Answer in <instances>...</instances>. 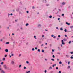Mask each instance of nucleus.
<instances>
[{
  "instance_id": "obj_42",
  "label": "nucleus",
  "mask_w": 73,
  "mask_h": 73,
  "mask_svg": "<svg viewBox=\"0 0 73 73\" xmlns=\"http://www.w3.org/2000/svg\"><path fill=\"white\" fill-rule=\"evenodd\" d=\"M57 54H60V52H58Z\"/></svg>"
},
{
  "instance_id": "obj_36",
  "label": "nucleus",
  "mask_w": 73,
  "mask_h": 73,
  "mask_svg": "<svg viewBox=\"0 0 73 73\" xmlns=\"http://www.w3.org/2000/svg\"><path fill=\"white\" fill-rule=\"evenodd\" d=\"M54 38H56V36H54L53 37Z\"/></svg>"
},
{
  "instance_id": "obj_38",
  "label": "nucleus",
  "mask_w": 73,
  "mask_h": 73,
  "mask_svg": "<svg viewBox=\"0 0 73 73\" xmlns=\"http://www.w3.org/2000/svg\"><path fill=\"white\" fill-rule=\"evenodd\" d=\"M71 43V41H70L69 42V44H70Z\"/></svg>"
},
{
  "instance_id": "obj_34",
  "label": "nucleus",
  "mask_w": 73,
  "mask_h": 73,
  "mask_svg": "<svg viewBox=\"0 0 73 73\" xmlns=\"http://www.w3.org/2000/svg\"><path fill=\"white\" fill-rule=\"evenodd\" d=\"M62 16H64V14H62Z\"/></svg>"
},
{
  "instance_id": "obj_44",
  "label": "nucleus",
  "mask_w": 73,
  "mask_h": 73,
  "mask_svg": "<svg viewBox=\"0 0 73 73\" xmlns=\"http://www.w3.org/2000/svg\"><path fill=\"white\" fill-rule=\"evenodd\" d=\"M0 41H3V39H1Z\"/></svg>"
},
{
  "instance_id": "obj_23",
  "label": "nucleus",
  "mask_w": 73,
  "mask_h": 73,
  "mask_svg": "<svg viewBox=\"0 0 73 73\" xmlns=\"http://www.w3.org/2000/svg\"><path fill=\"white\" fill-rule=\"evenodd\" d=\"M26 63H27V64H28L29 63V62H28V61H27Z\"/></svg>"
},
{
  "instance_id": "obj_5",
  "label": "nucleus",
  "mask_w": 73,
  "mask_h": 73,
  "mask_svg": "<svg viewBox=\"0 0 73 73\" xmlns=\"http://www.w3.org/2000/svg\"><path fill=\"white\" fill-rule=\"evenodd\" d=\"M5 51L6 52H8V49H6Z\"/></svg>"
},
{
  "instance_id": "obj_30",
  "label": "nucleus",
  "mask_w": 73,
  "mask_h": 73,
  "mask_svg": "<svg viewBox=\"0 0 73 73\" xmlns=\"http://www.w3.org/2000/svg\"><path fill=\"white\" fill-rule=\"evenodd\" d=\"M34 38H35V39H37V38L36 37V36H34Z\"/></svg>"
},
{
  "instance_id": "obj_50",
  "label": "nucleus",
  "mask_w": 73,
  "mask_h": 73,
  "mask_svg": "<svg viewBox=\"0 0 73 73\" xmlns=\"http://www.w3.org/2000/svg\"><path fill=\"white\" fill-rule=\"evenodd\" d=\"M45 73H46V70H45L44 71Z\"/></svg>"
},
{
  "instance_id": "obj_26",
  "label": "nucleus",
  "mask_w": 73,
  "mask_h": 73,
  "mask_svg": "<svg viewBox=\"0 0 73 73\" xmlns=\"http://www.w3.org/2000/svg\"><path fill=\"white\" fill-rule=\"evenodd\" d=\"M35 49H36V50H37V47H35Z\"/></svg>"
},
{
  "instance_id": "obj_31",
  "label": "nucleus",
  "mask_w": 73,
  "mask_h": 73,
  "mask_svg": "<svg viewBox=\"0 0 73 73\" xmlns=\"http://www.w3.org/2000/svg\"><path fill=\"white\" fill-rule=\"evenodd\" d=\"M41 25H38V27H41Z\"/></svg>"
},
{
  "instance_id": "obj_35",
  "label": "nucleus",
  "mask_w": 73,
  "mask_h": 73,
  "mask_svg": "<svg viewBox=\"0 0 73 73\" xmlns=\"http://www.w3.org/2000/svg\"><path fill=\"white\" fill-rule=\"evenodd\" d=\"M52 57H53V58H54V57H55L54 55H53L52 56Z\"/></svg>"
},
{
  "instance_id": "obj_16",
  "label": "nucleus",
  "mask_w": 73,
  "mask_h": 73,
  "mask_svg": "<svg viewBox=\"0 0 73 73\" xmlns=\"http://www.w3.org/2000/svg\"><path fill=\"white\" fill-rule=\"evenodd\" d=\"M5 60V58H3V61Z\"/></svg>"
},
{
  "instance_id": "obj_21",
  "label": "nucleus",
  "mask_w": 73,
  "mask_h": 73,
  "mask_svg": "<svg viewBox=\"0 0 73 73\" xmlns=\"http://www.w3.org/2000/svg\"><path fill=\"white\" fill-rule=\"evenodd\" d=\"M51 60H52V61H54V59H51Z\"/></svg>"
},
{
  "instance_id": "obj_25",
  "label": "nucleus",
  "mask_w": 73,
  "mask_h": 73,
  "mask_svg": "<svg viewBox=\"0 0 73 73\" xmlns=\"http://www.w3.org/2000/svg\"><path fill=\"white\" fill-rule=\"evenodd\" d=\"M7 55H5V57H7Z\"/></svg>"
},
{
  "instance_id": "obj_32",
  "label": "nucleus",
  "mask_w": 73,
  "mask_h": 73,
  "mask_svg": "<svg viewBox=\"0 0 73 73\" xmlns=\"http://www.w3.org/2000/svg\"><path fill=\"white\" fill-rule=\"evenodd\" d=\"M70 58H71V59H72V58H73V57H72V56H71Z\"/></svg>"
},
{
  "instance_id": "obj_29",
  "label": "nucleus",
  "mask_w": 73,
  "mask_h": 73,
  "mask_svg": "<svg viewBox=\"0 0 73 73\" xmlns=\"http://www.w3.org/2000/svg\"><path fill=\"white\" fill-rule=\"evenodd\" d=\"M21 65H20L19 66V68H21Z\"/></svg>"
},
{
  "instance_id": "obj_46",
  "label": "nucleus",
  "mask_w": 73,
  "mask_h": 73,
  "mask_svg": "<svg viewBox=\"0 0 73 73\" xmlns=\"http://www.w3.org/2000/svg\"><path fill=\"white\" fill-rule=\"evenodd\" d=\"M44 46V44H42L41 45V46Z\"/></svg>"
},
{
  "instance_id": "obj_7",
  "label": "nucleus",
  "mask_w": 73,
  "mask_h": 73,
  "mask_svg": "<svg viewBox=\"0 0 73 73\" xmlns=\"http://www.w3.org/2000/svg\"><path fill=\"white\" fill-rule=\"evenodd\" d=\"M65 3L64 2H63L62 3V5H65Z\"/></svg>"
},
{
  "instance_id": "obj_20",
  "label": "nucleus",
  "mask_w": 73,
  "mask_h": 73,
  "mask_svg": "<svg viewBox=\"0 0 73 73\" xmlns=\"http://www.w3.org/2000/svg\"><path fill=\"white\" fill-rule=\"evenodd\" d=\"M32 50H33V51L35 50V48H33L32 49Z\"/></svg>"
},
{
  "instance_id": "obj_12",
  "label": "nucleus",
  "mask_w": 73,
  "mask_h": 73,
  "mask_svg": "<svg viewBox=\"0 0 73 73\" xmlns=\"http://www.w3.org/2000/svg\"><path fill=\"white\" fill-rule=\"evenodd\" d=\"M29 24L28 23H27L26 24V26H28V25H29Z\"/></svg>"
},
{
  "instance_id": "obj_55",
  "label": "nucleus",
  "mask_w": 73,
  "mask_h": 73,
  "mask_svg": "<svg viewBox=\"0 0 73 73\" xmlns=\"http://www.w3.org/2000/svg\"><path fill=\"white\" fill-rule=\"evenodd\" d=\"M45 61H47V59H45Z\"/></svg>"
},
{
  "instance_id": "obj_3",
  "label": "nucleus",
  "mask_w": 73,
  "mask_h": 73,
  "mask_svg": "<svg viewBox=\"0 0 73 73\" xmlns=\"http://www.w3.org/2000/svg\"><path fill=\"white\" fill-rule=\"evenodd\" d=\"M11 64H15V62H14V61H12L11 62Z\"/></svg>"
},
{
  "instance_id": "obj_52",
  "label": "nucleus",
  "mask_w": 73,
  "mask_h": 73,
  "mask_svg": "<svg viewBox=\"0 0 73 73\" xmlns=\"http://www.w3.org/2000/svg\"><path fill=\"white\" fill-rule=\"evenodd\" d=\"M54 36V35H51V36H52V37H53Z\"/></svg>"
},
{
  "instance_id": "obj_43",
  "label": "nucleus",
  "mask_w": 73,
  "mask_h": 73,
  "mask_svg": "<svg viewBox=\"0 0 73 73\" xmlns=\"http://www.w3.org/2000/svg\"><path fill=\"white\" fill-rule=\"evenodd\" d=\"M58 37L60 38V37H61V36H60V35H59L58 36Z\"/></svg>"
},
{
  "instance_id": "obj_22",
  "label": "nucleus",
  "mask_w": 73,
  "mask_h": 73,
  "mask_svg": "<svg viewBox=\"0 0 73 73\" xmlns=\"http://www.w3.org/2000/svg\"><path fill=\"white\" fill-rule=\"evenodd\" d=\"M70 53H71V54H73V52H70Z\"/></svg>"
},
{
  "instance_id": "obj_6",
  "label": "nucleus",
  "mask_w": 73,
  "mask_h": 73,
  "mask_svg": "<svg viewBox=\"0 0 73 73\" xmlns=\"http://www.w3.org/2000/svg\"><path fill=\"white\" fill-rule=\"evenodd\" d=\"M66 24L67 25H70V23H68V22H66Z\"/></svg>"
},
{
  "instance_id": "obj_61",
  "label": "nucleus",
  "mask_w": 73,
  "mask_h": 73,
  "mask_svg": "<svg viewBox=\"0 0 73 73\" xmlns=\"http://www.w3.org/2000/svg\"><path fill=\"white\" fill-rule=\"evenodd\" d=\"M13 12H15V10H13Z\"/></svg>"
},
{
  "instance_id": "obj_53",
  "label": "nucleus",
  "mask_w": 73,
  "mask_h": 73,
  "mask_svg": "<svg viewBox=\"0 0 73 73\" xmlns=\"http://www.w3.org/2000/svg\"><path fill=\"white\" fill-rule=\"evenodd\" d=\"M12 35H13H13H15V34L13 33V34H12Z\"/></svg>"
},
{
  "instance_id": "obj_4",
  "label": "nucleus",
  "mask_w": 73,
  "mask_h": 73,
  "mask_svg": "<svg viewBox=\"0 0 73 73\" xmlns=\"http://www.w3.org/2000/svg\"><path fill=\"white\" fill-rule=\"evenodd\" d=\"M1 72L2 73H5V72H4V70H1Z\"/></svg>"
},
{
  "instance_id": "obj_57",
  "label": "nucleus",
  "mask_w": 73,
  "mask_h": 73,
  "mask_svg": "<svg viewBox=\"0 0 73 73\" xmlns=\"http://www.w3.org/2000/svg\"><path fill=\"white\" fill-rule=\"evenodd\" d=\"M57 40H59V38H57Z\"/></svg>"
},
{
  "instance_id": "obj_9",
  "label": "nucleus",
  "mask_w": 73,
  "mask_h": 73,
  "mask_svg": "<svg viewBox=\"0 0 73 73\" xmlns=\"http://www.w3.org/2000/svg\"><path fill=\"white\" fill-rule=\"evenodd\" d=\"M42 52L43 53H44V50H42Z\"/></svg>"
},
{
  "instance_id": "obj_40",
  "label": "nucleus",
  "mask_w": 73,
  "mask_h": 73,
  "mask_svg": "<svg viewBox=\"0 0 73 73\" xmlns=\"http://www.w3.org/2000/svg\"><path fill=\"white\" fill-rule=\"evenodd\" d=\"M68 68H70V66H68Z\"/></svg>"
},
{
  "instance_id": "obj_11",
  "label": "nucleus",
  "mask_w": 73,
  "mask_h": 73,
  "mask_svg": "<svg viewBox=\"0 0 73 73\" xmlns=\"http://www.w3.org/2000/svg\"><path fill=\"white\" fill-rule=\"evenodd\" d=\"M52 16L51 15H50L49 17L50 19H51L52 18Z\"/></svg>"
},
{
  "instance_id": "obj_41",
  "label": "nucleus",
  "mask_w": 73,
  "mask_h": 73,
  "mask_svg": "<svg viewBox=\"0 0 73 73\" xmlns=\"http://www.w3.org/2000/svg\"><path fill=\"white\" fill-rule=\"evenodd\" d=\"M56 69H57V70L58 69V67H56Z\"/></svg>"
},
{
  "instance_id": "obj_15",
  "label": "nucleus",
  "mask_w": 73,
  "mask_h": 73,
  "mask_svg": "<svg viewBox=\"0 0 73 73\" xmlns=\"http://www.w3.org/2000/svg\"><path fill=\"white\" fill-rule=\"evenodd\" d=\"M38 52H40V50L39 49H38Z\"/></svg>"
},
{
  "instance_id": "obj_51",
  "label": "nucleus",
  "mask_w": 73,
  "mask_h": 73,
  "mask_svg": "<svg viewBox=\"0 0 73 73\" xmlns=\"http://www.w3.org/2000/svg\"><path fill=\"white\" fill-rule=\"evenodd\" d=\"M42 37H44V35H42Z\"/></svg>"
},
{
  "instance_id": "obj_64",
  "label": "nucleus",
  "mask_w": 73,
  "mask_h": 73,
  "mask_svg": "<svg viewBox=\"0 0 73 73\" xmlns=\"http://www.w3.org/2000/svg\"><path fill=\"white\" fill-rule=\"evenodd\" d=\"M0 62H1V60H0Z\"/></svg>"
},
{
  "instance_id": "obj_19",
  "label": "nucleus",
  "mask_w": 73,
  "mask_h": 73,
  "mask_svg": "<svg viewBox=\"0 0 73 73\" xmlns=\"http://www.w3.org/2000/svg\"><path fill=\"white\" fill-rule=\"evenodd\" d=\"M4 63V62H1V65H2V64H3Z\"/></svg>"
},
{
  "instance_id": "obj_45",
  "label": "nucleus",
  "mask_w": 73,
  "mask_h": 73,
  "mask_svg": "<svg viewBox=\"0 0 73 73\" xmlns=\"http://www.w3.org/2000/svg\"><path fill=\"white\" fill-rule=\"evenodd\" d=\"M11 56H13V54H11Z\"/></svg>"
},
{
  "instance_id": "obj_47",
  "label": "nucleus",
  "mask_w": 73,
  "mask_h": 73,
  "mask_svg": "<svg viewBox=\"0 0 73 73\" xmlns=\"http://www.w3.org/2000/svg\"><path fill=\"white\" fill-rule=\"evenodd\" d=\"M10 15H11V16H12V15H13V14H12V13H11L10 14Z\"/></svg>"
},
{
  "instance_id": "obj_2",
  "label": "nucleus",
  "mask_w": 73,
  "mask_h": 73,
  "mask_svg": "<svg viewBox=\"0 0 73 73\" xmlns=\"http://www.w3.org/2000/svg\"><path fill=\"white\" fill-rule=\"evenodd\" d=\"M62 44H63V45H64V44H65V43L64 42V40H62Z\"/></svg>"
},
{
  "instance_id": "obj_49",
  "label": "nucleus",
  "mask_w": 73,
  "mask_h": 73,
  "mask_svg": "<svg viewBox=\"0 0 73 73\" xmlns=\"http://www.w3.org/2000/svg\"><path fill=\"white\" fill-rule=\"evenodd\" d=\"M27 13H29V11H27Z\"/></svg>"
},
{
  "instance_id": "obj_33",
  "label": "nucleus",
  "mask_w": 73,
  "mask_h": 73,
  "mask_svg": "<svg viewBox=\"0 0 73 73\" xmlns=\"http://www.w3.org/2000/svg\"><path fill=\"white\" fill-rule=\"evenodd\" d=\"M61 73V71H59L58 72V73Z\"/></svg>"
},
{
  "instance_id": "obj_62",
  "label": "nucleus",
  "mask_w": 73,
  "mask_h": 73,
  "mask_svg": "<svg viewBox=\"0 0 73 73\" xmlns=\"http://www.w3.org/2000/svg\"><path fill=\"white\" fill-rule=\"evenodd\" d=\"M45 31H48V30H46V29H45Z\"/></svg>"
},
{
  "instance_id": "obj_27",
  "label": "nucleus",
  "mask_w": 73,
  "mask_h": 73,
  "mask_svg": "<svg viewBox=\"0 0 73 73\" xmlns=\"http://www.w3.org/2000/svg\"><path fill=\"white\" fill-rule=\"evenodd\" d=\"M32 8H33V9H35V7H34V6H33V7H32Z\"/></svg>"
},
{
  "instance_id": "obj_28",
  "label": "nucleus",
  "mask_w": 73,
  "mask_h": 73,
  "mask_svg": "<svg viewBox=\"0 0 73 73\" xmlns=\"http://www.w3.org/2000/svg\"><path fill=\"white\" fill-rule=\"evenodd\" d=\"M52 52H54V50L52 49Z\"/></svg>"
},
{
  "instance_id": "obj_18",
  "label": "nucleus",
  "mask_w": 73,
  "mask_h": 73,
  "mask_svg": "<svg viewBox=\"0 0 73 73\" xmlns=\"http://www.w3.org/2000/svg\"><path fill=\"white\" fill-rule=\"evenodd\" d=\"M27 68H26V67H25V66L24 67V69H26Z\"/></svg>"
},
{
  "instance_id": "obj_8",
  "label": "nucleus",
  "mask_w": 73,
  "mask_h": 73,
  "mask_svg": "<svg viewBox=\"0 0 73 73\" xmlns=\"http://www.w3.org/2000/svg\"><path fill=\"white\" fill-rule=\"evenodd\" d=\"M6 44H9V42H7L6 43Z\"/></svg>"
},
{
  "instance_id": "obj_54",
  "label": "nucleus",
  "mask_w": 73,
  "mask_h": 73,
  "mask_svg": "<svg viewBox=\"0 0 73 73\" xmlns=\"http://www.w3.org/2000/svg\"><path fill=\"white\" fill-rule=\"evenodd\" d=\"M65 37H67V35H65Z\"/></svg>"
},
{
  "instance_id": "obj_14",
  "label": "nucleus",
  "mask_w": 73,
  "mask_h": 73,
  "mask_svg": "<svg viewBox=\"0 0 73 73\" xmlns=\"http://www.w3.org/2000/svg\"><path fill=\"white\" fill-rule=\"evenodd\" d=\"M62 64V62H61V61L59 62V64Z\"/></svg>"
},
{
  "instance_id": "obj_58",
  "label": "nucleus",
  "mask_w": 73,
  "mask_h": 73,
  "mask_svg": "<svg viewBox=\"0 0 73 73\" xmlns=\"http://www.w3.org/2000/svg\"><path fill=\"white\" fill-rule=\"evenodd\" d=\"M9 57H10V58H11V55H10Z\"/></svg>"
},
{
  "instance_id": "obj_56",
  "label": "nucleus",
  "mask_w": 73,
  "mask_h": 73,
  "mask_svg": "<svg viewBox=\"0 0 73 73\" xmlns=\"http://www.w3.org/2000/svg\"><path fill=\"white\" fill-rule=\"evenodd\" d=\"M70 64V62H68V64Z\"/></svg>"
},
{
  "instance_id": "obj_60",
  "label": "nucleus",
  "mask_w": 73,
  "mask_h": 73,
  "mask_svg": "<svg viewBox=\"0 0 73 73\" xmlns=\"http://www.w3.org/2000/svg\"><path fill=\"white\" fill-rule=\"evenodd\" d=\"M56 29H58V27H56Z\"/></svg>"
},
{
  "instance_id": "obj_48",
  "label": "nucleus",
  "mask_w": 73,
  "mask_h": 73,
  "mask_svg": "<svg viewBox=\"0 0 73 73\" xmlns=\"http://www.w3.org/2000/svg\"><path fill=\"white\" fill-rule=\"evenodd\" d=\"M50 69H52V67L50 66Z\"/></svg>"
},
{
  "instance_id": "obj_1",
  "label": "nucleus",
  "mask_w": 73,
  "mask_h": 73,
  "mask_svg": "<svg viewBox=\"0 0 73 73\" xmlns=\"http://www.w3.org/2000/svg\"><path fill=\"white\" fill-rule=\"evenodd\" d=\"M3 67L5 69H8V67L5 64L3 65Z\"/></svg>"
},
{
  "instance_id": "obj_13",
  "label": "nucleus",
  "mask_w": 73,
  "mask_h": 73,
  "mask_svg": "<svg viewBox=\"0 0 73 73\" xmlns=\"http://www.w3.org/2000/svg\"><path fill=\"white\" fill-rule=\"evenodd\" d=\"M60 30L61 31H62V30H63V29H62V28H61L60 29Z\"/></svg>"
},
{
  "instance_id": "obj_10",
  "label": "nucleus",
  "mask_w": 73,
  "mask_h": 73,
  "mask_svg": "<svg viewBox=\"0 0 73 73\" xmlns=\"http://www.w3.org/2000/svg\"><path fill=\"white\" fill-rule=\"evenodd\" d=\"M67 31V30H66V29H65L64 31H65V32H66Z\"/></svg>"
},
{
  "instance_id": "obj_24",
  "label": "nucleus",
  "mask_w": 73,
  "mask_h": 73,
  "mask_svg": "<svg viewBox=\"0 0 73 73\" xmlns=\"http://www.w3.org/2000/svg\"><path fill=\"white\" fill-rule=\"evenodd\" d=\"M66 57H69V55H66Z\"/></svg>"
},
{
  "instance_id": "obj_59",
  "label": "nucleus",
  "mask_w": 73,
  "mask_h": 73,
  "mask_svg": "<svg viewBox=\"0 0 73 73\" xmlns=\"http://www.w3.org/2000/svg\"><path fill=\"white\" fill-rule=\"evenodd\" d=\"M19 57H20L21 56V54H20L19 55Z\"/></svg>"
},
{
  "instance_id": "obj_63",
  "label": "nucleus",
  "mask_w": 73,
  "mask_h": 73,
  "mask_svg": "<svg viewBox=\"0 0 73 73\" xmlns=\"http://www.w3.org/2000/svg\"><path fill=\"white\" fill-rule=\"evenodd\" d=\"M53 65H54V66H56V64H54Z\"/></svg>"
},
{
  "instance_id": "obj_39",
  "label": "nucleus",
  "mask_w": 73,
  "mask_h": 73,
  "mask_svg": "<svg viewBox=\"0 0 73 73\" xmlns=\"http://www.w3.org/2000/svg\"><path fill=\"white\" fill-rule=\"evenodd\" d=\"M0 70H2V68H0Z\"/></svg>"
},
{
  "instance_id": "obj_37",
  "label": "nucleus",
  "mask_w": 73,
  "mask_h": 73,
  "mask_svg": "<svg viewBox=\"0 0 73 73\" xmlns=\"http://www.w3.org/2000/svg\"><path fill=\"white\" fill-rule=\"evenodd\" d=\"M46 6H49V4H47L46 5Z\"/></svg>"
},
{
  "instance_id": "obj_17",
  "label": "nucleus",
  "mask_w": 73,
  "mask_h": 73,
  "mask_svg": "<svg viewBox=\"0 0 73 73\" xmlns=\"http://www.w3.org/2000/svg\"><path fill=\"white\" fill-rule=\"evenodd\" d=\"M30 72H31L30 71H29L28 72H26V73H30Z\"/></svg>"
}]
</instances>
